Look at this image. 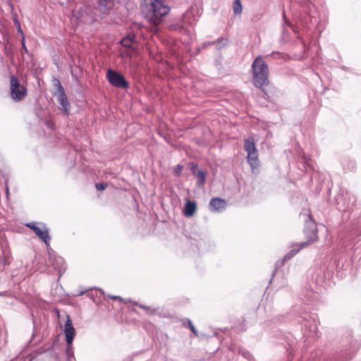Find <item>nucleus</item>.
<instances>
[{"mask_svg": "<svg viewBox=\"0 0 361 361\" xmlns=\"http://www.w3.org/2000/svg\"><path fill=\"white\" fill-rule=\"evenodd\" d=\"M22 43H23V49H25V51H27V49H26V47L25 45V42H24V40L23 39L22 41Z\"/></svg>", "mask_w": 361, "mask_h": 361, "instance_id": "b1692460", "label": "nucleus"}, {"mask_svg": "<svg viewBox=\"0 0 361 361\" xmlns=\"http://www.w3.org/2000/svg\"><path fill=\"white\" fill-rule=\"evenodd\" d=\"M141 8L146 19L154 26L159 25L170 11L164 0H143Z\"/></svg>", "mask_w": 361, "mask_h": 361, "instance_id": "f257e3e1", "label": "nucleus"}, {"mask_svg": "<svg viewBox=\"0 0 361 361\" xmlns=\"http://www.w3.org/2000/svg\"><path fill=\"white\" fill-rule=\"evenodd\" d=\"M233 9L235 14H240L242 13V5L240 0H235L233 2Z\"/></svg>", "mask_w": 361, "mask_h": 361, "instance_id": "f3484780", "label": "nucleus"}, {"mask_svg": "<svg viewBox=\"0 0 361 361\" xmlns=\"http://www.w3.org/2000/svg\"><path fill=\"white\" fill-rule=\"evenodd\" d=\"M95 20V13L90 6L76 7L73 11L71 21L76 26L91 25Z\"/></svg>", "mask_w": 361, "mask_h": 361, "instance_id": "7ed1b4c3", "label": "nucleus"}, {"mask_svg": "<svg viewBox=\"0 0 361 361\" xmlns=\"http://www.w3.org/2000/svg\"><path fill=\"white\" fill-rule=\"evenodd\" d=\"M121 44L125 47L133 48L132 47L133 42L129 38L123 39L121 41Z\"/></svg>", "mask_w": 361, "mask_h": 361, "instance_id": "6ab92c4d", "label": "nucleus"}, {"mask_svg": "<svg viewBox=\"0 0 361 361\" xmlns=\"http://www.w3.org/2000/svg\"><path fill=\"white\" fill-rule=\"evenodd\" d=\"M10 94L12 99L18 102L23 100L27 94V87L22 85L15 75L10 78Z\"/></svg>", "mask_w": 361, "mask_h": 361, "instance_id": "20e7f679", "label": "nucleus"}, {"mask_svg": "<svg viewBox=\"0 0 361 361\" xmlns=\"http://www.w3.org/2000/svg\"><path fill=\"white\" fill-rule=\"evenodd\" d=\"M183 166L182 165H177L175 169V173L177 176H179L183 171Z\"/></svg>", "mask_w": 361, "mask_h": 361, "instance_id": "4be33fe9", "label": "nucleus"}, {"mask_svg": "<svg viewBox=\"0 0 361 361\" xmlns=\"http://www.w3.org/2000/svg\"><path fill=\"white\" fill-rule=\"evenodd\" d=\"M227 205L226 201L220 197H214L209 202V207L213 212H221Z\"/></svg>", "mask_w": 361, "mask_h": 361, "instance_id": "9d476101", "label": "nucleus"}, {"mask_svg": "<svg viewBox=\"0 0 361 361\" xmlns=\"http://www.w3.org/2000/svg\"><path fill=\"white\" fill-rule=\"evenodd\" d=\"M197 211V204L195 201L188 200L185 204L183 214L185 216H192Z\"/></svg>", "mask_w": 361, "mask_h": 361, "instance_id": "f8f14e48", "label": "nucleus"}, {"mask_svg": "<svg viewBox=\"0 0 361 361\" xmlns=\"http://www.w3.org/2000/svg\"><path fill=\"white\" fill-rule=\"evenodd\" d=\"M25 226L30 228L47 245H49V230L44 224L42 225V228L39 227L35 222L28 223Z\"/></svg>", "mask_w": 361, "mask_h": 361, "instance_id": "39448f33", "label": "nucleus"}, {"mask_svg": "<svg viewBox=\"0 0 361 361\" xmlns=\"http://www.w3.org/2000/svg\"><path fill=\"white\" fill-rule=\"evenodd\" d=\"M252 72L253 85L262 89L263 92H265L263 89L264 86L269 85V68L267 63L262 59L261 56H257L252 64ZM266 94V92H264Z\"/></svg>", "mask_w": 361, "mask_h": 361, "instance_id": "f03ea898", "label": "nucleus"}, {"mask_svg": "<svg viewBox=\"0 0 361 361\" xmlns=\"http://www.w3.org/2000/svg\"><path fill=\"white\" fill-rule=\"evenodd\" d=\"M247 161L252 169H256L259 166L258 151L250 152L247 154Z\"/></svg>", "mask_w": 361, "mask_h": 361, "instance_id": "ddd939ff", "label": "nucleus"}, {"mask_svg": "<svg viewBox=\"0 0 361 361\" xmlns=\"http://www.w3.org/2000/svg\"><path fill=\"white\" fill-rule=\"evenodd\" d=\"M111 298L114 300H118L119 301H123V298H121L120 296H111Z\"/></svg>", "mask_w": 361, "mask_h": 361, "instance_id": "5701e85b", "label": "nucleus"}, {"mask_svg": "<svg viewBox=\"0 0 361 361\" xmlns=\"http://www.w3.org/2000/svg\"><path fill=\"white\" fill-rule=\"evenodd\" d=\"M306 246V243H302L300 245H296L294 247L290 250L286 255L284 257L286 260L290 259L293 257L301 249Z\"/></svg>", "mask_w": 361, "mask_h": 361, "instance_id": "2eb2a0df", "label": "nucleus"}, {"mask_svg": "<svg viewBox=\"0 0 361 361\" xmlns=\"http://www.w3.org/2000/svg\"><path fill=\"white\" fill-rule=\"evenodd\" d=\"M64 334L66 336V341L68 348L71 347L73 339L75 336V330L73 326L72 320L70 316L66 317V322L64 326Z\"/></svg>", "mask_w": 361, "mask_h": 361, "instance_id": "6e6552de", "label": "nucleus"}, {"mask_svg": "<svg viewBox=\"0 0 361 361\" xmlns=\"http://www.w3.org/2000/svg\"><path fill=\"white\" fill-rule=\"evenodd\" d=\"M95 187L98 190H104L106 188L107 184L104 183H96Z\"/></svg>", "mask_w": 361, "mask_h": 361, "instance_id": "412c9836", "label": "nucleus"}, {"mask_svg": "<svg viewBox=\"0 0 361 361\" xmlns=\"http://www.w3.org/2000/svg\"><path fill=\"white\" fill-rule=\"evenodd\" d=\"M18 24H19V23H18ZM18 32H20V33H23V32L20 29V25H18Z\"/></svg>", "mask_w": 361, "mask_h": 361, "instance_id": "393cba45", "label": "nucleus"}, {"mask_svg": "<svg viewBox=\"0 0 361 361\" xmlns=\"http://www.w3.org/2000/svg\"><path fill=\"white\" fill-rule=\"evenodd\" d=\"M135 51V48H129V49H126V51L122 52L123 56H128L132 57V53Z\"/></svg>", "mask_w": 361, "mask_h": 361, "instance_id": "aec40b11", "label": "nucleus"}, {"mask_svg": "<svg viewBox=\"0 0 361 361\" xmlns=\"http://www.w3.org/2000/svg\"><path fill=\"white\" fill-rule=\"evenodd\" d=\"M305 233L307 238V241L305 243L306 245L311 243H313L318 239L317 235V227L316 224L312 221H309L306 223L305 228Z\"/></svg>", "mask_w": 361, "mask_h": 361, "instance_id": "0eeeda50", "label": "nucleus"}, {"mask_svg": "<svg viewBox=\"0 0 361 361\" xmlns=\"http://www.w3.org/2000/svg\"><path fill=\"white\" fill-rule=\"evenodd\" d=\"M134 305H135L138 306L140 308L145 310L149 314H152L154 312V310H152L150 307H148V306H146L144 305H141V304H138L137 302H134Z\"/></svg>", "mask_w": 361, "mask_h": 361, "instance_id": "a211bd4d", "label": "nucleus"}, {"mask_svg": "<svg viewBox=\"0 0 361 361\" xmlns=\"http://www.w3.org/2000/svg\"><path fill=\"white\" fill-rule=\"evenodd\" d=\"M244 149L248 154L249 152H252L257 150L255 139L249 137L244 140Z\"/></svg>", "mask_w": 361, "mask_h": 361, "instance_id": "4468645a", "label": "nucleus"}, {"mask_svg": "<svg viewBox=\"0 0 361 361\" xmlns=\"http://www.w3.org/2000/svg\"><path fill=\"white\" fill-rule=\"evenodd\" d=\"M183 326L185 327L189 328L195 336H198V334H197V331L195 327L194 326L192 322L189 319H184Z\"/></svg>", "mask_w": 361, "mask_h": 361, "instance_id": "dca6fc26", "label": "nucleus"}, {"mask_svg": "<svg viewBox=\"0 0 361 361\" xmlns=\"http://www.w3.org/2000/svg\"><path fill=\"white\" fill-rule=\"evenodd\" d=\"M57 85L59 90L58 102L61 104L63 111L66 114H68L69 109V102L68 101V98L66 95L63 87H62L59 80H57Z\"/></svg>", "mask_w": 361, "mask_h": 361, "instance_id": "1a4fd4ad", "label": "nucleus"}, {"mask_svg": "<svg viewBox=\"0 0 361 361\" xmlns=\"http://www.w3.org/2000/svg\"><path fill=\"white\" fill-rule=\"evenodd\" d=\"M106 76L109 82L116 87L127 88L128 87V83L125 78L114 70L109 69Z\"/></svg>", "mask_w": 361, "mask_h": 361, "instance_id": "423d86ee", "label": "nucleus"}, {"mask_svg": "<svg viewBox=\"0 0 361 361\" xmlns=\"http://www.w3.org/2000/svg\"><path fill=\"white\" fill-rule=\"evenodd\" d=\"M190 170H191L192 174L195 176H196V178L197 179V184L200 186L203 185L205 183V177H206L205 173L202 170H199L197 169V165L194 164H191Z\"/></svg>", "mask_w": 361, "mask_h": 361, "instance_id": "9b49d317", "label": "nucleus"}]
</instances>
